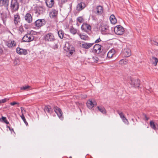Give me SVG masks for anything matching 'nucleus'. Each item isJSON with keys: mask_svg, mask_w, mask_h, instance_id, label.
<instances>
[{"mask_svg": "<svg viewBox=\"0 0 158 158\" xmlns=\"http://www.w3.org/2000/svg\"><path fill=\"white\" fill-rule=\"evenodd\" d=\"M99 28L102 34H107L109 32V27L105 22H102L100 23Z\"/></svg>", "mask_w": 158, "mask_h": 158, "instance_id": "nucleus-1", "label": "nucleus"}, {"mask_svg": "<svg viewBox=\"0 0 158 158\" xmlns=\"http://www.w3.org/2000/svg\"><path fill=\"white\" fill-rule=\"evenodd\" d=\"M114 32L118 35H121L124 33L125 30L124 28L121 26L117 25L114 27Z\"/></svg>", "mask_w": 158, "mask_h": 158, "instance_id": "nucleus-2", "label": "nucleus"}, {"mask_svg": "<svg viewBox=\"0 0 158 158\" xmlns=\"http://www.w3.org/2000/svg\"><path fill=\"white\" fill-rule=\"evenodd\" d=\"M64 50L69 52V55H72L75 51L74 48L68 43L65 44Z\"/></svg>", "mask_w": 158, "mask_h": 158, "instance_id": "nucleus-3", "label": "nucleus"}, {"mask_svg": "<svg viewBox=\"0 0 158 158\" xmlns=\"http://www.w3.org/2000/svg\"><path fill=\"white\" fill-rule=\"evenodd\" d=\"M44 40L46 41L52 42L55 40V37L52 33H48L44 36Z\"/></svg>", "mask_w": 158, "mask_h": 158, "instance_id": "nucleus-4", "label": "nucleus"}, {"mask_svg": "<svg viewBox=\"0 0 158 158\" xmlns=\"http://www.w3.org/2000/svg\"><path fill=\"white\" fill-rule=\"evenodd\" d=\"M34 39V37L32 35L28 34L23 37L22 40L23 42H29L32 41Z\"/></svg>", "mask_w": 158, "mask_h": 158, "instance_id": "nucleus-5", "label": "nucleus"}, {"mask_svg": "<svg viewBox=\"0 0 158 158\" xmlns=\"http://www.w3.org/2000/svg\"><path fill=\"white\" fill-rule=\"evenodd\" d=\"M10 7L14 10H17L19 8V4L16 0H12L11 2Z\"/></svg>", "mask_w": 158, "mask_h": 158, "instance_id": "nucleus-6", "label": "nucleus"}, {"mask_svg": "<svg viewBox=\"0 0 158 158\" xmlns=\"http://www.w3.org/2000/svg\"><path fill=\"white\" fill-rule=\"evenodd\" d=\"M54 109L55 112L56 114L59 118L61 120H63V113L61 110L57 106L55 107Z\"/></svg>", "mask_w": 158, "mask_h": 158, "instance_id": "nucleus-7", "label": "nucleus"}, {"mask_svg": "<svg viewBox=\"0 0 158 158\" xmlns=\"http://www.w3.org/2000/svg\"><path fill=\"white\" fill-rule=\"evenodd\" d=\"M131 85L132 86L135 87H138L139 86L140 82L139 80L136 79L131 78Z\"/></svg>", "mask_w": 158, "mask_h": 158, "instance_id": "nucleus-8", "label": "nucleus"}, {"mask_svg": "<svg viewBox=\"0 0 158 158\" xmlns=\"http://www.w3.org/2000/svg\"><path fill=\"white\" fill-rule=\"evenodd\" d=\"M81 28L82 30L85 32H88L91 30V27L89 24L86 23H84L82 24Z\"/></svg>", "mask_w": 158, "mask_h": 158, "instance_id": "nucleus-9", "label": "nucleus"}, {"mask_svg": "<svg viewBox=\"0 0 158 158\" xmlns=\"http://www.w3.org/2000/svg\"><path fill=\"white\" fill-rule=\"evenodd\" d=\"M122 53L125 57H128L131 55L130 49L127 47L125 48L123 50Z\"/></svg>", "mask_w": 158, "mask_h": 158, "instance_id": "nucleus-10", "label": "nucleus"}, {"mask_svg": "<svg viewBox=\"0 0 158 158\" xmlns=\"http://www.w3.org/2000/svg\"><path fill=\"white\" fill-rule=\"evenodd\" d=\"M87 106L89 109H92L94 106L96 105V102L94 100L92 101L91 99L89 100L87 102Z\"/></svg>", "mask_w": 158, "mask_h": 158, "instance_id": "nucleus-11", "label": "nucleus"}, {"mask_svg": "<svg viewBox=\"0 0 158 158\" xmlns=\"http://www.w3.org/2000/svg\"><path fill=\"white\" fill-rule=\"evenodd\" d=\"M16 50L17 53L19 55H26L28 53L27 51L26 50L21 48H17Z\"/></svg>", "mask_w": 158, "mask_h": 158, "instance_id": "nucleus-12", "label": "nucleus"}, {"mask_svg": "<svg viewBox=\"0 0 158 158\" xmlns=\"http://www.w3.org/2000/svg\"><path fill=\"white\" fill-rule=\"evenodd\" d=\"M45 21L44 19H40L37 20L35 23V26L38 27H40L45 24Z\"/></svg>", "mask_w": 158, "mask_h": 158, "instance_id": "nucleus-13", "label": "nucleus"}, {"mask_svg": "<svg viewBox=\"0 0 158 158\" xmlns=\"http://www.w3.org/2000/svg\"><path fill=\"white\" fill-rule=\"evenodd\" d=\"M25 20L28 23H31L32 21V17L31 14L29 13H27L24 16Z\"/></svg>", "mask_w": 158, "mask_h": 158, "instance_id": "nucleus-14", "label": "nucleus"}, {"mask_svg": "<svg viewBox=\"0 0 158 158\" xmlns=\"http://www.w3.org/2000/svg\"><path fill=\"white\" fill-rule=\"evenodd\" d=\"M94 44L93 43H87L83 42L81 46L85 49H89L92 47Z\"/></svg>", "mask_w": 158, "mask_h": 158, "instance_id": "nucleus-15", "label": "nucleus"}, {"mask_svg": "<svg viewBox=\"0 0 158 158\" xmlns=\"http://www.w3.org/2000/svg\"><path fill=\"white\" fill-rule=\"evenodd\" d=\"M6 45L9 48H12L16 45V43L14 40H9L6 42Z\"/></svg>", "mask_w": 158, "mask_h": 158, "instance_id": "nucleus-16", "label": "nucleus"}, {"mask_svg": "<svg viewBox=\"0 0 158 158\" xmlns=\"http://www.w3.org/2000/svg\"><path fill=\"white\" fill-rule=\"evenodd\" d=\"M58 14V11L55 9H52L50 11L49 15L51 18L56 17Z\"/></svg>", "mask_w": 158, "mask_h": 158, "instance_id": "nucleus-17", "label": "nucleus"}, {"mask_svg": "<svg viewBox=\"0 0 158 158\" xmlns=\"http://www.w3.org/2000/svg\"><path fill=\"white\" fill-rule=\"evenodd\" d=\"M45 3L48 7L52 8L54 4V0H46Z\"/></svg>", "mask_w": 158, "mask_h": 158, "instance_id": "nucleus-18", "label": "nucleus"}, {"mask_svg": "<svg viewBox=\"0 0 158 158\" xmlns=\"http://www.w3.org/2000/svg\"><path fill=\"white\" fill-rule=\"evenodd\" d=\"M9 0H0V6L8 8Z\"/></svg>", "mask_w": 158, "mask_h": 158, "instance_id": "nucleus-19", "label": "nucleus"}, {"mask_svg": "<svg viewBox=\"0 0 158 158\" xmlns=\"http://www.w3.org/2000/svg\"><path fill=\"white\" fill-rule=\"evenodd\" d=\"M85 6V4L82 2L79 3L77 6V10L78 11H81L83 9Z\"/></svg>", "mask_w": 158, "mask_h": 158, "instance_id": "nucleus-20", "label": "nucleus"}, {"mask_svg": "<svg viewBox=\"0 0 158 158\" xmlns=\"http://www.w3.org/2000/svg\"><path fill=\"white\" fill-rule=\"evenodd\" d=\"M115 51L114 49H112L109 51L107 54V56L109 58H112L115 54Z\"/></svg>", "mask_w": 158, "mask_h": 158, "instance_id": "nucleus-21", "label": "nucleus"}, {"mask_svg": "<svg viewBox=\"0 0 158 158\" xmlns=\"http://www.w3.org/2000/svg\"><path fill=\"white\" fill-rule=\"evenodd\" d=\"M150 61L151 63L156 66L158 62V59L155 57H152L150 59Z\"/></svg>", "mask_w": 158, "mask_h": 158, "instance_id": "nucleus-22", "label": "nucleus"}, {"mask_svg": "<svg viewBox=\"0 0 158 158\" xmlns=\"http://www.w3.org/2000/svg\"><path fill=\"white\" fill-rule=\"evenodd\" d=\"M96 10L97 15H101L103 12V8L101 6H98L96 8Z\"/></svg>", "mask_w": 158, "mask_h": 158, "instance_id": "nucleus-23", "label": "nucleus"}, {"mask_svg": "<svg viewBox=\"0 0 158 158\" xmlns=\"http://www.w3.org/2000/svg\"><path fill=\"white\" fill-rule=\"evenodd\" d=\"M14 22L15 24H18L20 21V17L18 13L15 15L14 16Z\"/></svg>", "mask_w": 158, "mask_h": 158, "instance_id": "nucleus-24", "label": "nucleus"}, {"mask_svg": "<svg viewBox=\"0 0 158 158\" xmlns=\"http://www.w3.org/2000/svg\"><path fill=\"white\" fill-rule=\"evenodd\" d=\"M110 19L111 23L112 24H115L117 22V20L114 15H110Z\"/></svg>", "mask_w": 158, "mask_h": 158, "instance_id": "nucleus-25", "label": "nucleus"}, {"mask_svg": "<svg viewBox=\"0 0 158 158\" xmlns=\"http://www.w3.org/2000/svg\"><path fill=\"white\" fill-rule=\"evenodd\" d=\"M101 46L99 44H96L94 47L93 49L96 52L99 53L101 50Z\"/></svg>", "mask_w": 158, "mask_h": 158, "instance_id": "nucleus-26", "label": "nucleus"}, {"mask_svg": "<svg viewBox=\"0 0 158 158\" xmlns=\"http://www.w3.org/2000/svg\"><path fill=\"white\" fill-rule=\"evenodd\" d=\"M79 35L81 39L82 40H88L89 39V38L88 35H84L82 33L79 34Z\"/></svg>", "mask_w": 158, "mask_h": 158, "instance_id": "nucleus-27", "label": "nucleus"}, {"mask_svg": "<svg viewBox=\"0 0 158 158\" xmlns=\"http://www.w3.org/2000/svg\"><path fill=\"white\" fill-rule=\"evenodd\" d=\"M20 89L21 90H27L28 91L29 89H31V86L28 85H26L22 86L20 87Z\"/></svg>", "mask_w": 158, "mask_h": 158, "instance_id": "nucleus-28", "label": "nucleus"}, {"mask_svg": "<svg viewBox=\"0 0 158 158\" xmlns=\"http://www.w3.org/2000/svg\"><path fill=\"white\" fill-rule=\"evenodd\" d=\"M128 60L126 59H122L119 61V64L122 65H125L127 64Z\"/></svg>", "mask_w": 158, "mask_h": 158, "instance_id": "nucleus-29", "label": "nucleus"}, {"mask_svg": "<svg viewBox=\"0 0 158 158\" xmlns=\"http://www.w3.org/2000/svg\"><path fill=\"white\" fill-rule=\"evenodd\" d=\"M98 110L103 114H105L106 113V111L105 108L102 107L98 106L97 107Z\"/></svg>", "mask_w": 158, "mask_h": 158, "instance_id": "nucleus-30", "label": "nucleus"}, {"mask_svg": "<svg viewBox=\"0 0 158 158\" xmlns=\"http://www.w3.org/2000/svg\"><path fill=\"white\" fill-rule=\"evenodd\" d=\"M58 34L59 37L61 39H62L64 37V32L62 30H60L58 32Z\"/></svg>", "mask_w": 158, "mask_h": 158, "instance_id": "nucleus-31", "label": "nucleus"}, {"mask_svg": "<svg viewBox=\"0 0 158 158\" xmlns=\"http://www.w3.org/2000/svg\"><path fill=\"white\" fill-rule=\"evenodd\" d=\"M70 31L73 35L75 34L77 32V30L73 27L70 29Z\"/></svg>", "mask_w": 158, "mask_h": 158, "instance_id": "nucleus-32", "label": "nucleus"}, {"mask_svg": "<svg viewBox=\"0 0 158 158\" xmlns=\"http://www.w3.org/2000/svg\"><path fill=\"white\" fill-rule=\"evenodd\" d=\"M51 109V107L49 106H45L44 108V110L45 112H50V111Z\"/></svg>", "mask_w": 158, "mask_h": 158, "instance_id": "nucleus-33", "label": "nucleus"}, {"mask_svg": "<svg viewBox=\"0 0 158 158\" xmlns=\"http://www.w3.org/2000/svg\"><path fill=\"white\" fill-rule=\"evenodd\" d=\"M77 21L80 23H82L84 21V19L82 16H80L77 18Z\"/></svg>", "mask_w": 158, "mask_h": 158, "instance_id": "nucleus-34", "label": "nucleus"}, {"mask_svg": "<svg viewBox=\"0 0 158 158\" xmlns=\"http://www.w3.org/2000/svg\"><path fill=\"white\" fill-rule=\"evenodd\" d=\"M150 124L151 127L153 129L155 130L156 127L154 122L152 121H151L150 123Z\"/></svg>", "mask_w": 158, "mask_h": 158, "instance_id": "nucleus-35", "label": "nucleus"}, {"mask_svg": "<svg viewBox=\"0 0 158 158\" xmlns=\"http://www.w3.org/2000/svg\"><path fill=\"white\" fill-rule=\"evenodd\" d=\"M117 112L118 113L119 115L120 118H122L125 117L124 115L123 114V113L122 112L120 111H117Z\"/></svg>", "mask_w": 158, "mask_h": 158, "instance_id": "nucleus-36", "label": "nucleus"}, {"mask_svg": "<svg viewBox=\"0 0 158 158\" xmlns=\"http://www.w3.org/2000/svg\"><path fill=\"white\" fill-rule=\"evenodd\" d=\"M20 117H21V118H22V119L23 120V121H24L26 125H28V123L26 121V119L23 113L22 114V115L20 116Z\"/></svg>", "mask_w": 158, "mask_h": 158, "instance_id": "nucleus-37", "label": "nucleus"}, {"mask_svg": "<svg viewBox=\"0 0 158 158\" xmlns=\"http://www.w3.org/2000/svg\"><path fill=\"white\" fill-rule=\"evenodd\" d=\"M2 120L6 124H9V122L6 119V118L2 116Z\"/></svg>", "mask_w": 158, "mask_h": 158, "instance_id": "nucleus-38", "label": "nucleus"}, {"mask_svg": "<svg viewBox=\"0 0 158 158\" xmlns=\"http://www.w3.org/2000/svg\"><path fill=\"white\" fill-rule=\"evenodd\" d=\"M92 59L94 62L96 63L98 62L99 60L98 58L96 56H93Z\"/></svg>", "mask_w": 158, "mask_h": 158, "instance_id": "nucleus-39", "label": "nucleus"}, {"mask_svg": "<svg viewBox=\"0 0 158 158\" xmlns=\"http://www.w3.org/2000/svg\"><path fill=\"white\" fill-rule=\"evenodd\" d=\"M123 121L125 123H127V124H129V122L127 120V119L125 117H124L123 118H122Z\"/></svg>", "mask_w": 158, "mask_h": 158, "instance_id": "nucleus-40", "label": "nucleus"}, {"mask_svg": "<svg viewBox=\"0 0 158 158\" xmlns=\"http://www.w3.org/2000/svg\"><path fill=\"white\" fill-rule=\"evenodd\" d=\"M9 100V99L7 98H5L4 99L1 100V102L2 103H4L8 101Z\"/></svg>", "mask_w": 158, "mask_h": 158, "instance_id": "nucleus-41", "label": "nucleus"}, {"mask_svg": "<svg viewBox=\"0 0 158 158\" xmlns=\"http://www.w3.org/2000/svg\"><path fill=\"white\" fill-rule=\"evenodd\" d=\"M39 10L40 12H39L40 14V13H42L43 12V8L42 7H39L38 9V10Z\"/></svg>", "mask_w": 158, "mask_h": 158, "instance_id": "nucleus-42", "label": "nucleus"}, {"mask_svg": "<svg viewBox=\"0 0 158 158\" xmlns=\"http://www.w3.org/2000/svg\"><path fill=\"white\" fill-rule=\"evenodd\" d=\"M10 105H11V106H14L15 105H19V102H11L10 103Z\"/></svg>", "mask_w": 158, "mask_h": 158, "instance_id": "nucleus-43", "label": "nucleus"}, {"mask_svg": "<svg viewBox=\"0 0 158 158\" xmlns=\"http://www.w3.org/2000/svg\"><path fill=\"white\" fill-rule=\"evenodd\" d=\"M101 41V40L100 38H99L95 41V43H98L100 42Z\"/></svg>", "mask_w": 158, "mask_h": 158, "instance_id": "nucleus-44", "label": "nucleus"}, {"mask_svg": "<svg viewBox=\"0 0 158 158\" xmlns=\"http://www.w3.org/2000/svg\"><path fill=\"white\" fill-rule=\"evenodd\" d=\"M144 116L145 117V119L147 121H148L149 119V118L147 117L146 115L145 114H144Z\"/></svg>", "mask_w": 158, "mask_h": 158, "instance_id": "nucleus-45", "label": "nucleus"}, {"mask_svg": "<svg viewBox=\"0 0 158 158\" xmlns=\"http://www.w3.org/2000/svg\"><path fill=\"white\" fill-rule=\"evenodd\" d=\"M19 30L21 31V32H22L23 31V28H22V26H21L20 27V28H19Z\"/></svg>", "mask_w": 158, "mask_h": 158, "instance_id": "nucleus-46", "label": "nucleus"}, {"mask_svg": "<svg viewBox=\"0 0 158 158\" xmlns=\"http://www.w3.org/2000/svg\"><path fill=\"white\" fill-rule=\"evenodd\" d=\"M8 128L9 129V130H10L11 131H14V130H13V129L12 128H11L10 127H8Z\"/></svg>", "mask_w": 158, "mask_h": 158, "instance_id": "nucleus-47", "label": "nucleus"}, {"mask_svg": "<svg viewBox=\"0 0 158 158\" xmlns=\"http://www.w3.org/2000/svg\"><path fill=\"white\" fill-rule=\"evenodd\" d=\"M21 111H22V113H23V108L21 107Z\"/></svg>", "mask_w": 158, "mask_h": 158, "instance_id": "nucleus-48", "label": "nucleus"}, {"mask_svg": "<svg viewBox=\"0 0 158 158\" xmlns=\"http://www.w3.org/2000/svg\"><path fill=\"white\" fill-rule=\"evenodd\" d=\"M0 52H2V49H0Z\"/></svg>", "mask_w": 158, "mask_h": 158, "instance_id": "nucleus-49", "label": "nucleus"}, {"mask_svg": "<svg viewBox=\"0 0 158 158\" xmlns=\"http://www.w3.org/2000/svg\"><path fill=\"white\" fill-rule=\"evenodd\" d=\"M155 44L156 45H158V43L157 42H155Z\"/></svg>", "mask_w": 158, "mask_h": 158, "instance_id": "nucleus-50", "label": "nucleus"}, {"mask_svg": "<svg viewBox=\"0 0 158 158\" xmlns=\"http://www.w3.org/2000/svg\"><path fill=\"white\" fill-rule=\"evenodd\" d=\"M1 103H2V102H1V100H0V104Z\"/></svg>", "mask_w": 158, "mask_h": 158, "instance_id": "nucleus-51", "label": "nucleus"}]
</instances>
